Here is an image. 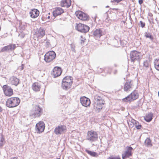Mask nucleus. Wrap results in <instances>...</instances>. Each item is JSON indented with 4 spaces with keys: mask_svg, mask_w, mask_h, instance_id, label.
<instances>
[{
    "mask_svg": "<svg viewBox=\"0 0 159 159\" xmlns=\"http://www.w3.org/2000/svg\"><path fill=\"white\" fill-rule=\"evenodd\" d=\"M94 108L97 111L99 112L102 108V105L104 104L105 101L102 97L97 94L94 97Z\"/></svg>",
    "mask_w": 159,
    "mask_h": 159,
    "instance_id": "1",
    "label": "nucleus"
},
{
    "mask_svg": "<svg viewBox=\"0 0 159 159\" xmlns=\"http://www.w3.org/2000/svg\"><path fill=\"white\" fill-rule=\"evenodd\" d=\"M20 102V100L18 98L12 97L7 100L6 105L9 107H14L17 106Z\"/></svg>",
    "mask_w": 159,
    "mask_h": 159,
    "instance_id": "2",
    "label": "nucleus"
},
{
    "mask_svg": "<svg viewBox=\"0 0 159 159\" xmlns=\"http://www.w3.org/2000/svg\"><path fill=\"white\" fill-rule=\"evenodd\" d=\"M98 138L97 132L93 130L88 131L86 136V139L91 142L96 141Z\"/></svg>",
    "mask_w": 159,
    "mask_h": 159,
    "instance_id": "3",
    "label": "nucleus"
},
{
    "mask_svg": "<svg viewBox=\"0 0 159 159\" xmlns=\"http://www.w3.org/2000/svg\"><path fill=\"white\" fill-rule=\"evenodd\" d=\"M55 52L52 51L47 53L44 56V59L47 62H50L52 61L56 57Z\"/></svg>",
    "mask_w": 159,
    "mask_h": 159,
    "instance_id": "4",
    "label": "nucleus"
},
{
    "mask_svg": "<svg viewBox=\"0 0 159 159\" xmlns=\"http://www.w3.org/2000/svg\"><path fill=\"white\" fill-rule=\"evenodd\" d=\"M130 58L132 62L139 61L140 58V53L136 50L131 51L130 53Z\"/></svg>",
    "mask_w": 159,
    "mask_h": 159,
    "instance_id": "5",
    "label": "nucleus"
},
{
    "mask_svg": "<svg viewBox=\"0 0 159 159\" xmlns=\"http://www.w3.org/2000/svg\"><path fill=\"white\" fill-rule=\"evenodd\" d=\"M42 109L39 105H34L31 111V114L35 117L40 116L42 113Z\"/></svg>",
    "mask_w": 159,
    "mask_h": 159,
    "instance_id": "6",
    "label": "nucleus"
},
{
    "mask_svg": "<svg viewBox=\"0 0 159 159\" xmlns=\"http://www.w3.org/2000/svg\"><path fill=\"white\" fill-rule=\"evenodd\" d=\"M138 94L136 91H134L129 95L123 99V101L125 102L131 101L137 99L138 98Z\"/></svg>",
    "mask_w": 159,
    "mask_h": 159,
    "instance_id": "7",
    "label": "nucleus"
},
{
    "mask_svg": "<svg viewBox=\"0 0 159 159\" xmlns=\"http://www.w3.org/2000/svg\"><path fill=\"white\" fill-rule=\"evenodd\" d=\"M76 29L78 31L81 33H86L89 31V27L87 25L79 23L77 24Z\"/></svg>",
    "mask_w": 159,
    "mask_h": 159,
    "instance_id": "8",
    "label": "nucleus"
},
{
    "mask_svg": "<svg viewBox=\"0 0 159 159\" xmlns=\"http://www.w3.org/2000/svg\"><path fill=\"white\" fill-rule=\"evenodd\" d=\"M2 89L4 93L6 96L10 97L13 94V89L10 86L5 85L3 86Z\"/></svg>",
    "mask_w": 159,
    "mask_h": 159,
    "instance_id": "9",
    "label": "nucleus"
},
{
    "mask_svg": "<svg viewBox=\"0 0 159 159\" xmlns=\"http://www.w3.org/2000/svg\"><path fill=\"white\" fill-rule=\"evenodd\" d=\"M66 128L64 125H60L56 127L54 129V133L57 135H59L64 133L66 130Z\"/></svg>",
    "mask_w": 159,
    "mask_h": 159,
    "instance_id": "10",
    "label": "nucleus"
},
{
    "mask_svg": "<svg viewBox=\"0 0 159 159\" xmlns=\"http://www.w3.org/2000/svg\"><path fill=\"white\" fill-rule=\"evenodd\" d=\"M133 86V81L132 80H127L124 86V90L126 92L129 91L132 89Z\"/></svg>",
    "mask_w": 159,
    "mask_h": 159,
    "instance_id": "11",
    "label": "nucleus"
},
{
    "mask_svg": "<svg viewBox=\"0 0 159 159\" xmlns=\"http://www.w3.org/2000/svg\"><path fill=\"white\" fill-rule=\"evenodd\" d=\"M45 128L44 123L42 121H40L37 123L36 125V130L38 133H41L43 131Z\"/></svg>",
    "mask_w": 159,
    "mask_h": 159,
    "instance_id": "12",
    "label": "nucleus"
},
{
    "mask_svg": "<svg viewBox=\"0 0 159 159\" xmlns=\"http://www.w3.org/2000/svg\"><path fill=\"white\" fill-rule=\"evenodd\" d=\"M75 14L76 16L80 19L82 20H86L88 18V16L86 14L80 11H76Z\"/></svg>",
    "mask_w": 159,
    "mask_h": 159,
    "instance_id": "13",
    "label": "nucleus"
},
{
    "mask_svg": "<svg viewBox=\"0 0 159 159\" xmlns=\"http://www.w3.org/2000/svg\"><path fill=\"white\" fill-rule=\"evenodd\" d=\"M16 48V45L15 44H11L8 45L2 48L0 52H9L12 51Z\"/></svg>",
    "mask_w": 159,
    "mask_h": 159,
    "instance_id": "14",
    "label": "nucleus"
},
{
    "mask_svg": "<svg viewBox=\"0 0 159 159\" xmlns=\"http://www.w3.org/2000/svg\"><path fill=\"white\" fill-rule=\"evenodd\" d=\"M126 148V150L122 154L123 159H125L126 158L132 155L131 152L133 149V148L130 146H127Z\"/></svg>",
    "mask_w": 159,
    "mask_h": 159,
    "instance_id": "15",
    "label": "nucleus"
},
{
    "mask_svg": "<svg viewBox=\"0 0 159 159\" xmlns=\"http://www.w3.org/2000/svg\"><path fill=\"white\" fill-rule=\"evenodd\" d=\"M80 102L82 106L86 107L89 106L91 103L90 99L85 97H81Z\"/></svg>",
    "mask_w": 159,
    "mask_h": 159,
    "instance_id": "16",
    "label": "nucleus"
},
{
    "mask_svg": "<svg viewBox=\"0 0 159 159\" xmlns=\"http://www.w3.org/2000/svg\"><path fill=\"white\" fill-rule=\"evenodd\" d=\"M61 72L62 70L61 68L58 66H56L54 68L52 74L54 78H56L60 76Z\"/></svg>",
    "mask_w": 159,
    "mask_h": 159,
    "instance_id": "17",
    "label": "nucleus"
},
{
    "mask_svg": "<svg viewBox=\"0 0 159 159\" xmlns=\"http://www.w3.org/2000/svg\"><path fill=\"white\" fill-rule=\"evenodd\" d=\"M45 30L43 28H40L36 32V35L38 39L42 38L45 35Z\"/></svg>",
    "mask_w": 159,
    "mask_h": 159,
    "instance_id": "18",
    "label": "nucleus"
},
{
    "mask_svg": "<svg viewBox=\"0 0 159 159\" xmlns=\"http://www.w3.org/2000/svg\"><path fill=\"white\" fill-rule=\"evenodd\" d=\"M63 12V10L61 8L57 7L56 9L55 10L53 11V15L54 16L56 17L61 15Z\"/></svg>",
    "mask_w": 159,
    "mask_h": 159,
    "instance_id": "19",
    "label": "nucleus"
},
{
    "mask_svg": "<svg viewBox=\"0 0 159 159\" xmlns=\"http://www.w3.org/2000/svg\"><path fill=\"white\" fill-rule=\"evenodd\" d=\"M39 11L38 10L35 9L32 10L31 11L30 13V17L33 18L37 17L39 16Z\"/></svg>",
    "mask_w": 159,
    "mask_h": 159,
    "instance_id": "20",
    "label": "nucleus"
},
{
    "mask_svg": "<svg viewBox=\"0 0 159 159\" xmlns=\"http://www.w3.org/2000/svg\"><path fill=\"white\" fill-rule=\"evenodd\" d=\"M71 0H62L61 3V6L62 7L68 8L71 5Z\"/></svg>",
    "mask_w": 159,
    "mask_h": 159,
    "instance_id": "21",
    "label": "nucleus"
},
{
    "mask_svg": "<svg viewBox=\"0 0 159 159\" xmlns=\"http://www.w3.org/2000/svg\"><path fill=\"white\" fill-rule=\"evenodd\" d=\"M102 30L100 29H96L93 32V34L97 38L100 37L103 34Z\"/></svg>",
    "mask_w": 159,
    "mask_h": 159,
    "instance_id": "22",
    "label": "nucleus"
},
{
    "mask_svg": "<svg viewBox=\"0 0 159 159\" xmlns=\"http://www.w3.org/2000/svg\"><path fill=\"white\" fill-rule=\"evenodd\" d=\"M10 81L12 85L17 86L19 83V80L16 77L12 76L10 78Z\"/></svg>",
    "mask_w": 159,
    "mask_h": 159,
    "instance_id": "23",
    "label": "nucleus"
},
{
    "mask_svg": "<svg viewBox=\"0 0 159 159\" xmlns=\"http://www.w3.org/2000/svg\"><path fill=\"white\" fill-rule=\"evenodd\" d=\"M32 88L34 91L38 92L40 90L41 85L38 83L35 82L32 84Z\"/></svg>",
    "mask_w": 159,
    "mask_h": 159,
    "instance_id": "24",
    "label": "nucleus"
},
{
    "mask_svg": "<svg viewBox=\"0 0 159 159\" xmlns=\"http://www.w3.org/2000/svg\"><path fill=\"white\" fill-rule=\"evenodd\" d=\"M72 77L71 76H67L65 77L63 79L62 81L65 82L67 83L71 84L72 83Z\"/></svg>",
    "mask_w": 159,
    "mask_h": 159,
    "instance_id": "25",
    "label": "nucleus"
},
{
    "mask_svg": "<svg viewBox=\"0 0 159 159\" xmlns=\"http://www.w3.org/2000/svg\"><path fill=\"white\" fill-rule=\"evenodd\" d=\"M71 84L67 83L65 82L62 81V86L64 89L67 90L70 88L71 85Z\"/></svg>",
    "mask_w": 159,
    "mask_h": 159,
    "instance_id": "26",
    "label": "nucleus"
},
{
    "mask_svg": "<svg viewBox=\"0 0 159 159\" xmlns=\"http://www.w3.org/2000/svg\"><path fill=\"white\" fill-rule=\"evenodd\" d=\"M144 118L146 121L148 122L150 121L152 118V114L149 113L146 114Z\"/></svg>",
    "mask_w": 159,
    "mask_h": 159,
    "instance_id": "27",
    "label": "nucleus"
},
{
    "mask_svg": "<svg viewBox=\"0 0 159 159\" xmlns=\"http://www.w3.org/2000/svg\"><path fill=\"white\" fill-rule=\"evenodd\" d=\"M85 152L88 154L92 157H97L98 156L97 153L93 151L86 149Z\"/></svg>",
    "mask_w": 159,
    "mask_h": 159,
    "instance_id": "28",
    "label": "nucleus"
},
{
    "mask_svg": "<svg viewBox=\"0 0 159 159\" xmlns=\"http://www.w3.org/2000/svg\"><path fill=\"white\" fill-rule=\"evenodd\" d=\"M154 64L155 69L159 71V59H156L154 61Z\"/></svg>",
    "mask_w": 159,
    "mask_h": 159,
    "instance_id": "29",
    "label": "nucleus"
},
{
    "mask_svg": "<svg viewBox=\"0 0 159 159\" xmlns=\"http://www.w3.org/2000/svg\"><path fill=\"white\" fill-rule=\"evenodd\" d=\"M145 143L148 147H151L152 144L151 143V141L149 138H147L145 141Z\"/></svg>",
    "mask_w": 159,
    "mask_h": 159,
    "instance_id": "30",
    "label": "nucleus"
},
{
    "mask_svg": "<svg viewBox=\"0 0 159 159\" xmlns=\"http://www.w3.org/2000/svg\"><path fill=\"white\" fill-rule=\"evenodd\" d=\"M145 36L147 38H149L152 41L153 39V36L149 33H147V32H146L145 33Z\"/></svg>",
    "mask_w": 159,
    "mask_h": 159,
    "instance_id": "31",
    "label": "nucleus"
},
{
    "mask_svg": "<svg viewBox=\"0 0 159 159\" xmlns=\"http://www.w3.org/2000/svg\"><path fill=\"white\" fill-rule=\"evenodd\" d=\"M143 66L146 67H148L149 65V61H148L146 60L143 62Z\"/></svg>",
    "mask_w": 159,
    "mask_h": 159,
    "instance_id": "32",
    "label": "nucleus"
},
{
    "mask_svg": "<svg viewBox=\"0 0 159 159\" xmlns=\"http://www.w3.org/2000/svg\"><path fill=\"white\" fill-rule=\"evenodd\" d=\"M140 26L142 28H143L145 27V23L143 22L142 21H140Z\"/></svg>",
    "mask_w": 159,
    "mask_h": 159,
    "instance_id": "33",
    "label": "nucleus"
},
{
    "mask_svg": "<svg viewBox=\"0 0 159 159\" xmlns=\"http://www.w3.org/2000/svg\"><path fill=\"white\" fill-rule=\"evenodd\" d=\"M80 37H81V39H80L81 42H80V43H81V44H82L85 41V40H86V39H85L83 38L82 36H81Z\"/></svg>",
    "mask_w": 159,
    "mask_h": 159,
    "instance_id": "34",
    "label": "nucleus"
},
{
    "mask_svg": "<svg viewBox=\"0 0 159 159\" xmlns=\"http://www.w3.org/2000/svg\"><path fill=\"white\" fill-rule=\"evenodd\" d=\"M137 121L136 120H134V119H132L131 120V123H132L133 124V125L131 124V127H133V125H134V124L136 123V122Z\"/></svg>",
    "mask_w": 159,
    "mask_h": 159,
    "instance_id": "35",
    "label": "nucleus"
},
{
    "mask_svg": "<svg viewBox=\"0 0 159 159\" xmlns=\"http://www.w3.org/2000/svg\"><path fill=\"white\" fill-rule=\"evenodd\" d=\"M71 48L72 51L73 52H75V46L74 45L71 44Z\"/></svg>",
    "mask_w": 159,
    "mask_h": 159,
    "instance_id": "36",
    "label": "nucleus"
},
{
    "mask_svg": "<svg viewBox=\"0 0 159 159\" xmlns=\"http://www.w3.org/2000/svg\"><path fill=\"white\" fill-rule=\"evenodd\" d=\"M46 45L48 47H49V46L50 45V42L49 40H47V41L46 42Z\"/></svg>",
    "mask_w": 159,
    "mask_h": 159,
    "instance_id": "37",
    "label": "nucleus"
},
{
    "mask_svg": "<svg viewBox=\"0 0 159 159\" xmlns=\"http://www.w3.org/2000/svg\"><path fill=\"white\" fill-rule=\"evenodd\" d=\"M142 125H141L138 124V126H135V128L137 129H140L141 128Z\"/></svg>",
    "mask_w": 159,
    "mask_h": 159,
    "instance_id": "38",
    "label": "nucleus"
},
{
    "mask_svg": "<svg viewBox=\"0 0 159 159\" xmlns=\"http://www.w3.org/2000/svg\"><path fill=\"white\" fill-rule=\"evenodd\" d=\"M4 139L2 136L1 137V139H0V142H1L4 143Z\"/></svg>",
    "mask_w": 159,
    "mask_h": 159,
    "instance_id": "39",
    "label": "nucleus"
},
{
    "mask_svg": "<svg viewBox=\"0 0 159 159\" xmlns=\"http://www.w3.org/2000/svg\"><path fill=\"white\" fill-rule=\"evenodd\" d=\"M143 0H139L138 2L140 5H141L143 3Z\"/></svg>",
    "mask_w": 159,
    "mask_h": 159,
    "instance_id": "40",
    "label": "nucleus"
},
{
    "mask_svg": "<svg viewBox=\"0 0 159 159\" xmlns=\"http://www.w3.org/2000/svg\"><path fill=\"white\" fill-rule=\"evenodd\" d=\"M19 36L21 38H24V37L25 36V35L23 34H19Z\"/></svg>",
    "mask_w": 159,
    "mask_h": 159,
    "instance_id": "41",
    "label": "nucleus"
},
{
    "mask_svg": "<svg viewBox=\"0 0 159 159\" xmlns=\"http://www.w3.org/2000/svg\"><path fill=\"white\" fill-rule=\"evenodd\" d=\"M4 143L3 142H0V147L1 148L2 147Z\"/></svg>",
    "mask_w": 159,
    "mask_h": 159,
    "instance_id": "42",
    "label": "nucleus"
},
{
    "mask_svg": "<svg viewBox=\"0 0 159 159\" xmlns=\"http://www.w3.org/2000/svg\"><path fill=\"white\" fill-rule=\"evenodd\" d=\"M139 123L138 121H137L136 123H135L134 125L135 126H135H138V125L139 124Z\"/></svg>",
    "mask_w": 159,
    "mask_h": 159,
    "instance_id": "43",
    "label": "nucleus"
},
{
    "mask_svg": "<svg viewBox=\"0 0 159 159\" xmlns=\"http://www.w3.org/2000/svg\"><path fill=\"white\" fill-rule=\"evenodd\" d=\"M115 2H117V3H118L120 2L122 0H114Z\"/></svg>",
    "mask_w": 159,
    "mask_h": 159,
    "instance_id": "44",
    "label": "nucleus"
},
{
    "mask_svg": "<svg viewBox=\"0 0 159 159\" xmlns=\"http://www.w3.org/2000/svg\"><path fill=\"white\" fill-rule=\"evenodd\" d=\"M2 108L0 106V112H2Z\"/></svg>",
    "mask_w": 159,
    "mask_h": 159,
    "instance_id": "45",
    "label": "nucleus"
},
{
    "mask_svg": "<svg viewBox=\"0 0 159 159\" xmlns=\"http://www.w3.org/2000/svg\"><path fill=\"white\" fill-rule=\"evenodd\" d=\"M11 159H17V158L16 157H13L12 158H11Z\"/></svg>",
    "mask_w": 159,
    "mask_h": 159,
    "instance_id": "46",
    "label": "nucleus"
},
{
    "mask_svg": "<svg viewBox=\"0 0 159 159\" xmlns=\"http://www.w3.org/2000/svg\"><path fill=\"white\" fill-rule=\"evenodd\" d=\"M48 19H49V18H50V16H48Z\"/></svg>",
    "mask_w": 159,
    "mask_h": 159,
    "instance_id": "47",
    "label": "nucleus"
},
{
    "mask_svg": "<svg viewBox=\"0 0 159 159\" xmlns=\"http://www.w3.org/2000/svg\"><path fill=\"white\" fill-rule=\"evenodd\" d=\"M109 7V6H107L106 7Z\"/></svg>",
    "mask_w": 159,
    "mask_h": 159,
    "instance_id": "48",
    "label": "nucleus"
},
{
    "mask_svg": "<svg viewBox=\"0 0 159 159\" xmlns=\"http://www.w3.org/2000/svg\"><path fill=\"white\" fill-rule=\"evenodd\" d=\"M158 96L159 97V92H158Z\"/></svg>",
    "mask_w": 159,
    "mask_h": 159,
    "instance_id": "49",
    "label": "nucleus"
},
{
    "mask_svg": "<svg viewBox=\"0 0 159 159\" xmlns=\"http://www.w3.org/2000/svg\"><path fill=\"white\" fill-rule=\"evenodd\" d=\"M158 24H159L158 26H159V22H158Z\"/></svg>",
    "mask_w": 159,
    "mask_h": 159,
    "instance_id": "50",
    "label": "nucleus"
}]
</instances>
